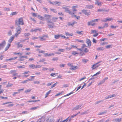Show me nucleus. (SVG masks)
Returning <instances> with one entry per match:
<instances>
[{"label": "nucleus", "instance_id": "7c9ffc66", "mask_svg": "<svg viewBox=\"0 0 122 122\" xmlns=\"http://www.w3.org/2000/svg\"><path fill=\"white\" fill-rule=\"evenodd\" d=\"M65 33L66 35V36H72L73 35V34L72 33L69 34L68 32H65Z\"/></svg>", "mask_w": 122, "mask_h": 122}, {"label": "nucleus", "instance_id": "4be33fe9", "mask_svg": "<svg viewBox=\"0 0 122 122\" xmlns=\"http://www.w3.org/2000/svg\"><path fill=\"white\" fill-rule=\"evenodd\" d=\"M77 68V66H73L72 65L71 66V67L70 69L71 70H75Z\"/></svg>", "mask_w": 122, "mask_h": 122}, {"label": "nucleus", "instance_id": "f257e3e1", "mask_svg": "<svg viewBox=\"0 0 122 122\" xmlns=\"http://www.w3.org/2000/svg\"><path fill=\"white\" fill-rule=\"evenodd\" d=\"M15 24L16 25H24V23L22 17H21L17 19L15 21Z\"/></svg>", "mask_w": 122, "mask_h": 122}, {"label": "nucleus", "instance_id": "c9c22d12", "mask_svg": "<svg viewBox=\"0 0 122 122\" xmlns=\"http://www.w3.org/2000/svg\"><path fill=\"white\" fill-rule=\"evenodd\" d=\"M57 19V17H53L52 18V21L54 22H56Z\"/></svg>", "mask_w": 122, "mask_h": 122}, {"label": "nucleus", "instance_id": "052dcab7", "mask_svg": "<svg viewBox=\"0 0 122 122\" xmlns=\"http://www.w3.org/2000/svg\"><path fill=\"white\" fill-rule=\"evenodd\" d=\"M71 48H77L78 47L77 46H74V45H71Z\"/></svg>", "mask_w": 122, "mask_h": 122}, {"label": "nucleus", "instance_id": "49530a36", "mask_svg": "<svg viewBox=\"0 0 122 122\" xmlns=\"http://www.w3.org/2000/svg\"><path fill=\"white\" fill-rule=\"evenodd\" d=\"M50 10L51 11H53L54 13H56L57 12L56 10V9H50Z\"/></svg>", "mask_w": 122, "mask_h": 122}, {"label": "nucleus", "instance_id": "f3484780", "mask_svg": "<svg viewBox=\"0 0 122 122\" xmlns=\"http://www.w3.org/2000/svg\"><path fill=\"white\" fill-rule=\"evenodd\" d=\"M54 55V53H48L44 54V55L45 56H53Z\"/></svg>", "mask_w": 122, "mask_h": 122}, {"label": "nucleus", "instance_id": "412c9836", "mask_svg": "<svg viewBox=\"0 0 122 122\" xmlns=\"http://www.w3.org/2000/svg\"><path fill=\"white\" fill-rule=\"evenodd\" d=\"M77 22H76L74 21L73 23H71L70 22H69L68 23V25L71 26H73L74 25V24L75 23H77Z\"/></svg>", "mask_w": 122, "mask_h": 122}, {"label": "nucleus", "instance_id": "603ef678", "mask_svg": "<svg viewBox=\"0 0 122 122\" xmlns=\"http://www.w3.org/2000/svg\"><path fill=\"white\" fill-rule=\"evenodd\" d=\"M41 65H36V68H39L41 67Z\"/></svg>", "mask_w": 122, "mask_h": 122}, {"label": "nucleus", "instance_id": "2eb2a0df", "mask_svg": "<svg viewBox=\"0 0 122 122\" xmlns=\"http://www.w3.org/2000/svg\"><path fill=\"white\" fill-rule=\"evenodd\" d=\"M77 49L80 51V52L79 53L80 55L82 56L85 55V53L84 52V51H82V50L81 49L79 48Z\"/></svg>", "mask_w": 122, "mask_h": 122}, {"label": "nucleus", "instance_id": "338daca9", "mask_svg": "<svg viewBox=\"0 0 122 122\" xmlns=\"http://www.w3.org/2000/svg\"><path fill=\"white\" fill-rule=\"evenodd\" d=\"M31 89H28V90H26L25 91V93L28 92H30L31 91Z\"/></svg>", "mask_w": 122, "mask_h": 122}, {"label": "nucleus", "instance_id": "13d9d810", "mask_svg": "<svg viewBox=\"0 0 122 122\" xmlns=\"http://www.w3.org/2000/svg\"><path fill=\"white\" fill-rule=\"evenodd\" d=\"M17 67L19 68H25V66L22 65V66H17Z\"/></svg>", "mask_w": 122, "mask_h": 122}, {"label": "nucleus", "instance_id": "20e7f679", "mask_svg": "<svg viewBox=\"0 0 122 122\" xmlns=\"http://www.w3.org/2000/svg\"><path fill=\"white\" fill-rule=\"evenodd\" d=\"M77 10L76 9H74L72 10H70L68 11V13L70 15H71L72 16H73L75 15L74 14L75 13L74 12V11H76Z\"/></svg>", "mask_w": 122, "mask_h": 122}, {"label": "nucleus", "instance_id": "37998d69", "mask_svg": "<svg viewBox=\"0 0 122 122\" xmlns=\"http://www.w3.org/2000/svg\"><path fill=\"white\" fill-rule=\"evenodd\" d=\"M115 120L117 122H120L121 121V118H118L115 119Z\"/></svg>", "mask_w": 122, "mask_h": 122}, {"label": "nucleus", "instance_id": "393cba45", "mask_svg": "<svg viewBox=\"0 0 122 122\" xmlns=\"http://www.w3.org/2000/svg\"><path fill=\"white\" fill-rule=\"evenodd\" d=\"M82 105H77L76 107H75V110H77L78 109H80L81 108V106Z\"/></svg>", "mask_w": 122, "mask_h": 122}, {"label": "nucleus", "instance_id": "4468645a", "mask_svg": "<svg viewBox=\"0 0 122 122\" xmlns=\"http://www.w3.org/2000/svg\"><path fill=\"white\" fill-rule=\"evenodd\" d=\"M86 43L88 46H90L91 45V42L90 39H87L86 40Z\"/></svg>", "mask_w": 122, "mask_h": 122}, {"label": "nucleus", "instance_id": "bf43d9fd", "mask_svg": "<svg viewBox=\"0 0 122 122\" xmlns=\"http://www.w3.org/2000/svg\"><path fill=\"white\" fill-rule=\"evenodd\" d=\"M50 75L52 76L55 77L56 76L55 74L54 73H52L50 74Z\"/></svg>", "mask_w": 122, "mask_h": 122}, {"label": "nucleus", "instance_id": "09e8293b", "mask_svg": "<svg viewBox=\"0 0 122 122\" xmlns=\"http://www.w3.org/2000/svg\"><path fill=\"white\" fill-rule=\"evenodd\" d=\"M46 60L45 59V58H43L41 59L39 61L40 62H43L45 61Z\"/></svg>", "mask_w": 122, "mask_h": 122}, {"label": "nucleus", "instance_id": "3c124183", "mask_svg": "<svg viewBox=\"0 0 122 122\" xmlns=\"http://www.w3.org/2000/svg\"><path fill=\"white\" fill-rule=\"evenodd\" d=\"M17 13V12H12L11 13V15H16Z\"/></svg>", "mask_w": 122, "mask_h": 122}, {"label": "nucleus", "instance_id": "0e129e2a", "mask_svg": "<svg viewBox=\"0 0 122 122\" xmlns=\"http://www.w3.org/2000/svg\"><path fill=\"white\" fill-rule=\"evenodd\" d=\"M100 73H101L100 72V71H99L98 72H97V73L96 74L94 75L93 76H97V75L99 74H100Z\"/></svg>", "mask_w": 122, "mask_h": 122}, {"label": "nucleus", "instance_id": "a18cd8bd", "mask_svg": "<svg viewBox=\"0 0 122 122\" xmlns=\"http://www.w3.org/2000/svg\"><path fill=\"white\" fill-rule=\"evenodd\" d=\"M27 39L28 40L29 38H28L27 39H25L24 40H20V42L21 43H23Z\"/></svg>", "mask_w": 122, "mask_h": 122}, {"label": "nucleus", "instance_id": "a19ab883", "mask_svg": "<svg viewBox=\"0 0 122 122\" xmlns=\"http://www.w3.org/2000/svg\"><path fill=\"white\" fill-rule=\"evenodd\" d=\"M104 49V48L103 47H98L97 48V50H103Z\"/></svg>", "mask_w": 122, "mask_h": 122}, {"label": "nucleus", "instance_id": "de8ad7c7", "mask_svg": "<svg viewBox=\"0 0 122 122\" xmlns=\"http://www.w3.org/2000/svg\"><path fill=\"white\" fill-rule=\"evenodd\" d=\"M58 83V82H56L53 84L52 86H51V88H52L54 87H55L57 84Z\"/></svg>", "mask_w": 122, "mask_h": 122}, {"label": "nucleus", "instance_id": "8fccbe9b", "mask_svg": "<svg viewBox=\"0 0 122 122\" xmlns=\"http://www.w3.org/2000/svg\"><path fill=\"white\" fill-rule=\"evenodd\" d=\"M30 73L29 71H25L23 73V75L28 74Z\"/></svg>", "mask_w": 122, "mask_h": 122}, {"label": "nucleus", "instance_id": "58836bf2", "mask_svg": "<svg viewBox=\"0 0 122 122\" xmlns=\"http://www.w3.org/2000/svg\"><path fill=\"white\" fill-rule=\"evenodd\" d=\"M38 17H39V19L41 20H43L44 19V17L42 16H41L40 15H38Z\"/></svg>", "mask_w": 122, "mask_h": 122}, {"label": "nucleus", "instance_id": "72a5a7b5", "mask_svg": "<svg viewBox=\"0 0 122 122\" xmlns=\"http://www.w3.org/2000/svg\"><path fill=\"white\" fill-rule=\"evenodd\" d=\"M76 32L77 34L79 35H83V31H76Z\"/></svg>", "mask_w": 122, "mask_h": 122}, {"label": "nucleus", "instance_id": "cd10ccee", "mask_svg": "<svg viewBox=\"0 0 122 122\" xmlns=\"http://www.w3.org/2000/svg\"><path fill=\"white\" fill-rule=\"evenodd\" d=\"M29 67L30 68L32 69L36 68V65L34 64H31L29 65Z\"/></svg>", "mask_w": 122, "mask_h": 122}, {"label": "nucleus", "instance_id": "864d4df0", "mask_svg": "<svg viewBox=\"0 0 122 122\" xmlns=\"http://www.w3.org/2000/svg\"><path fill=\"white\" fill-rule=\"evenodd\" d=\"M76 41H77L78 42H82V43H83L84 42V41L83 40H81L78 39H76Z\"/></svg>", "mask_w": 122, "mask_h": 122}, {"label": "nucleus", "instance_id": "ddd939ff", "mask_svg": "<svg viewBox=\"0 0 122 122\" xmlns=\"http://www.w3.org/2000/svg\"><path fill=\"white\" fill-rule=\"evenodd\" d=\"M45 118L44 117H42L39 119L36 122H44L45 120Z\"/></svg>", "mask_w": 122, "mask_h": 122}, {"label": "nucleus", "instance_id": "dca6fc26", "mask_svg": "<svg viewBox=\"0 0 122 122\" xmlns=\"http://www.w3.org/2000/svg\"><path fill=\"white\" fill-rule=\"evenodd\" d=\"M15 36L13 35L11 37L8 41V42L9 43H11L15 38Z\"/></svg>", "mask_w": 122, "mask_h": 122}, {"label": "nucleus", "instance_id": "bb28decb", "mask_svg": "<svg viewBox=\"0 0 122 122\" xmlns=\"http://www.w3.org/2000/svg\"><path fill=\"white\" fill-rule=\"evenodd\" d=\"M51 92V90H50L48 92H47V93H46V94H45V98H46V97H47L49 94Z\"/></svg>", "mask_w": 122, "mask_h": 122}, {"label": "nucleus", "instance_id": "ea45409f", "mask_svg": "<svg viewBox=\"0 0 122 122\" xmlns=\"http://www.w3.org/2000/svg\"><path fill=\"white\" fill-rule=\"evenodd\" d=\"M16 71L15 70H11L10 71V74H14V73H15Z\"/></svg>", "mask_w": 122, "mask_h": 122}, {"label": "nucleus", "instance_id": "c756f323", "mask_svg": "<svg viewBox=\"0 0 122 122\" xmlns=\"http://www.w3.org/2000/svg\"><path fill=\"white\" fill-rule=\"evenodd\" d=\"M60 37H61V35H54V38L56 39H58Z\"/></svg>", "mask_w": 122, "mask_h": 122}, {"label": "nucleus", "instance_id": "9b49d317", "mask_svg": "<svg viewBox=\"0 0 122 122\" xmlns=\"http://www.w3.org/2000/svg\"><path fill=\"white\" fill-rule=\"evenodd\" d=\"M91 34H95L93 35V36L95 37L97 36L98 34L96 30H91Z\"/></svg>", "mask_w": 122, "mask_h": 122}, {"label": "nucleus", "instance_id": "a211bd4d", "mask_svg": "<svg viewBox=\"0 0 122 122\" xmlns=\"http://www.w3.org/2000/svg\"><path fill=\"white\" fill-rule=\"evenodd\" d=\"M44 16L47 20L50 19L51 17V15H49L45 14Z\"/></svg>", "mask_w": 122, "mask_h": 122}, {"label": "nucleus", "instance_id": "5fc2aeb1", "mask_svg": "<svg viewBox=\"0 0 122 122\" xmlns=\"http://www.w3.org/2000/svg\"><path fill=\"white\" fill-rule=\"evenodd\" d=\"M14 54L15 55H22L21 53L20 52L16 53L15 52L14 53Z\"/></svg>", "mask_w": 122, "mask_h": 122}, {"label": "nucleus", "instance_id": "f8f14e48", "mask_svg": "<svg viewBox=\"0 0 122 122\" xmlns=\"http://www.w3.org/2000/svg\"><path fill=\"white\" fill-rule=\"evenodd\" d=\"M48 2L51 4L53 5H56L57 4L58 5H59L61 3L58 1H55L54 2H51V1L50 0L48 1Z\"/></svg>", "mask_w": 122, "mask_h": 122}, {"label": "nucleus", "instance_id": "680f3d73", "mask_svg": "<svg viewBox=\"0 0 122 122\" xmlns=\"http://www.w3.org/2000/svg\"><path fill=\"white\" fill-rule=\"evenodd\" d=\"M72 49L71 47H67L66 48V50L67 51H69Z\"/></svg>", "mask_w": 122, "mask_h": 122}, {"label": "nucleus", "instance_id": "c03bdc74", "mask_svg": "<svg viewBox=\"0 0 122 122\" xmlns=\"http://www.w3.org/2000/svg\"><path fill=\"white\" fill-rule=\"evenodd\" d=\"M17 58V57H16L13 58H12L8 59V60H14L15 59H16Z\"/></svg>", "mask_w": 122, "mask_h": 122}, {"label": "nucleus", "instance_id": "9d476101", "mask_svg": "<svg viewBox=\"0 0 122 122\" xmlns=\"http://www.w3.org/2000/svg\"><path fill=\"white\" fill-rule=\"evenodd\" d=\"M96 24V23L94 22L93 20L88 21L87 23V25L88 26L91 25L92 26H94Z\"/></svg>", "mask_w": 122, "mask_h": 122}, {"label": "nucleus", "instance_id": "473e14b6", "mask_svg": "<svg viewBox=\"0 0 122 122\" xmlns=\"http://www.w3.org/2000/svg\"><path fill=\"white\" fill-rule=\"evenodd\" d=\"M105 10L104 9H99L97 10V11L98 12H100L104 11Z\"/></svg>", "mask_w": 122, "mask_h": 122}, {"label": "nucleus", "instance_id": "f03ea898", "mask_svg": "<svg viewBox=\"0 0 122 122\" xmlns=\"http://www.w3.org/2000/svg\"><path fill=\"white\" fill-rule=\"evenodd\" d=\"M21 30V28L20 25H18L15 28L16 33L15 34L16 37H17V36L20 34Z\"/></svg>", "mask_w": 122, "mask_h": 122}, {"label": "nucleus", "instance_id": "39448f33", "mask_svg": "<svg viewBox=\"0 0 122 122\" xmlns=\"http://www.w3.org/2000/svg\"><path fill=\"white\" fill-rule=\"evenodd\" d=\"M47 23L49 27L52 28L53 27L54 23L52 22L51 20L47 21Z\"/></svg>", "mask_w": 122, "mask_h": 122}, {"label": "nucleus", "instance_id": "f704fd0d", "mask_svg": "<svg viewBox=\"0 0 122 122\" xmlns=\"http://www.w3.org/2000/svg\"><path fill=\"white\" fill-rule=\"evenodd\" d=\"M54 121L52 119H48L47 120V122H54Z\"/></svg>", "mask_w": 122, "mask_h": 122}, {"label": "nucleus", "instance_id": "a878e982", "mask_svg": "<svg viewBox=\"0 0 122 122\" xmlns=\"http://www.w3.org/2000/svg\"><path fill=\"white\" fill-rule=\"evenodd\" d=\"M113 20V19L112 18H106L105 20H103V21L104 22H106L107 21H111Z\"/></svg>", "mask_w": 122, "mask_h": 122}, {"label": "nucleus", "instance_id": "1a4fd4ad", "mask_svg": "<svg viewBox=\"0 0 122 122\" xmlns=\"http://www.w3.org/2000/svg\"><path fill=\"white\" fill-rule=\"evenodd\" d=\"M82 11L83 13H84L85 15H88L90 14V11L88 10H82Z\"/></svg>", "mask_w": 122, "mask_h": 122}, {"label": "nucleus", "instance_id": "e433bc0d", "mask_svg": "<svg viewBox=\"0 0 122 122\" xmlns=\"http://www.w3.org/2000/svg\"><path fill=\"white\" fill-rule=\"evenodd\" d=\"M2 86L1 85H0V94L3 93L4 92V90L3 89H1V87Z\"/></svg>", "mask_w": 122, "mask_h": 122}, {"label": "nucleus", "instance_id": "423d86ee", "mask_svg": "<svg viewBox=\"0 0 122 122\" xmlns=\"http://www.w3.org/2000/svg\"><path fill=\"white\" fill-rule=\"evenodd\" d=\"M25 58L26 59H28V56H21L19 57L18 61H23L25 60Z\"/></svg>", "mask_w": 122, "mask_h": 122}, {"label": "nucleus", "instance_id": "e2e57ef3", "mask_svg": "<svg viewBox=\"0 0 122 122\" xmlns=\"http://www.w3.org/2000/svg\"><path fill=\"white\" fill-rule=\"evenodd\" d=\"M100 73H101L100 72V71H99L98 72H97V73L96 74L94 75L93 76H97V75L99 74H100Z\"/></svg>", "mask_w": 122, "mask_h": 122}, {"label": "nucleus", "instance_id": "79ce46f5", "mask_svg": "<svg viewBox=\"0 0 122 122\" xmlns=\"http://www.w3.org/2000/svg\"><path fill=\"white\" fill-rule=\"evenodd\" d=\"M88 61V60L86 59H84L82 60V61L84 63H86Z\"/></svg>", "mask_w": 122, "mask_h": 122}, {"label": "nucleus", "instance_id": "aec40b11", "mask_svg": "<svg viewBox=\"0 0 122 122\" xmlns=\"http://www.w3.org/2000/svg\"><path fill=\"white\" fill-rule=\"evenodd\" d=\"M68 7H69L68 6L63 7H62V8L65 10V11L66 12L68 13V11L70 10L68 8Z\"/></svg>", "mask_w": 122, "mask_h": 122}, {"label": "nucleus", "instance_id": "7ed1b4c3", "mask_svg": "<svg viewBox=\"0 0 122 122\" xmlns=\"http://www.w3.org/2000/svg\"><path fill=\"white\" fill-rule=\"evenodd\" d=\"M87 46L85 44H83L81 47V49L84 51L85 53H86L89 51V50L86 48Z\"/></svg>", "mask_w": 122, "mask_h": 122}, {"label": "nucleus", "instance_id": "4c0bfd02", "mask_svg": "<svg viewBox=\"0 0 122 122\" xmlns=\"http://www.w3.org/2000/svg\"><path fill=\"white\" fill-rule=\"evenodd\" d=\"M78 54V53L77 52L75 51H73L72 53V54L74 55H75L76 54Z\"/></svg>", "mask_w": 122, "mask_h": 122}, {"label": "nucleus", "instance_id": "6ab92c4d", "mask_svg": "<svg viewBox=\"0 0 122 122\" xmlns=\"http://www.w3.org/2000/svg\"><path fill=\"white\" fill-rule=\"evenodd\" d=\"M41 28H37L34 29H32L31 31L32 32H36L38 30L41 31Z\"/></svg>", "mask_w": 122, "mask_h": 122}, {"label": "nucleus", "instance_id": "69168bd1", "mask_svg": "<svg viewBox=\"0 0 122 122\" xmlns=\"http://www.w3.org/2000/svg\"><path fill=\"white\" fill-rule=\"evenodd\" d=\"M58 51H60L61 52H63L65 50L64 49H59Z\"/></svg>", "mask_w": 122, "mask_h": 122}, {"label": "nucleus", "instance_id": "6e6552de", "mask_svg": "<svg viewBox=\"0 0 122 122\" xmlns=\"http://www.w3.org/2000/svg\"><path fill=\"white\" fill-rule=\"evenodd\" d=\"M40 40L41 41H43L46 40L47 38H48V36L47 35L43 36L42 37H39Z\"/></svg>", "mask_w": 122, "mask_h": 122}, {"label": "nucleus", "instance_id": "4d7b16f0", "mask_svg": "<svg viewBox=\"0 0 122 122\" xmlns=\"http://www.w3.org/2000/svg\"><path fill=\"white\" fill-rule=\"evenodd\" d=\"M112 46L111 45H108L106 46V48H111L112 47Z\"/></svg>", "mask_w": 122, "mask_h": 122}, {"label": "nucleus", "instance_id": "6e6d98bb", "mask_svg": "<svg viewBox=\"0 0 122 122\" xmlns=\"http://www.w3.org/2000/svg\"><path fill=\"white\" fill-rule=\"evenodd\" d=\"M38 108V106H37L36 107H32L30 108V109L31 110H35L36 109H37Z\"/></svg>", "mask_w": 122, "mask_h": 122}, {"label": "nucleus", "instance_id": "2f4dec72", "mask_svg": "<svg viewBox=\"0 0 122 122\" xmlns=\"http://www.w3.org/2000/svg\"><path fill=\"white\" fill-rule=\"evenodd\" d=\"M96 2L95 3V4L98 5H99L100 6H101L102 5L101 3L99 2V1L97 0H96Z\"/></svg>", "mask_w": 122, "mask_h": 122}, {"label": "nucleus", "instance_id": "5701e85b", "mask_svg": "<svg viewBox=\"0 0 122 122\" xmlns=\"http://www.w3.org/2000/svg\"><path fill=\"white\" fill-rule=\"evenodd\" d=\"M20 42H18L17 44V47L18 48L23 47V45L22 44H20Z\"/></svg>", "mask_w": 122, "mask_h": 122}, {"label": "nucleus", "instance_id": "0eeeda50", "mask_svg": "<svg viewBox=\"0 0 122 122\" xmlns=\"http://www.w3.org/2000/svg\"><path fill=\"white\" fill-rule=\"evenodd\" d=\"M101 62V61H100L93 65L92 67V69H94L97 68V67L100 65V64L98 65V63Z\"/></svg>", "mask_w": 122, "mask_h": 122}, {"label": "nucleus", "instance_id": "774afa93", "mask_svg": "<svg viewBox=\"0 0 122 122\" xmlns=\"http://www.w3.org/2000/svg\"><path fill=\"white\" fill-rule=\"evenodd\" d=\"M7 105V106L8 107H10L13 106V104H12L9 103Z\"/></svg>", "mask_w": 122, "mask_h": 122}, {"label": "nucleus", "instance_id": "c85d7f7f", "mask_svg": "<svg viewBox=\"0 0 122 122\" xmlns=\"http://www.w3.org/2000/svg\"><path fill=\"white\" fill-rule=\"evenodd\" d=\"M11 45L10 44H7V45L5 49V51H6L9 48V47Z\"/></svg>", "mask_w": 122, "mask_h": 122}, {"label": "nucleus", "instance_id": "b1692460", "mask_svg": "<svg viewBox=\"0 0 122 122\" xmlns=\"http://www.w3.org/2000/svg\"><path fill=\"white\" fill-rule=\"evenodd\" d=\"M6 44V42L5 41H4L2 42V43H0V47L4 46Z\"/></svg>", "mask_w": 122, "mask_h": 122}]
</instances>
